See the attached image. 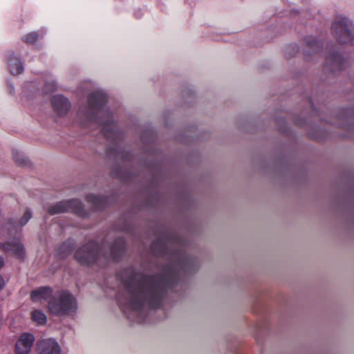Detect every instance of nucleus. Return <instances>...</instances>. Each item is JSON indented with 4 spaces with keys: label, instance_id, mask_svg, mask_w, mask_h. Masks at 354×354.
Here are the masks:
<instances>
[{
    "label": "nucleus",
    "instance_id": "obj_19",
    "mask_svg": "<svg viewBox=\"0 0 354 354\" xmlns=\"http://www.w3.org/2000/svg\"><path fill=\"white\" fill-rule=\"evenodd\" d=\"M57 88V84L53 77H49L48 80L44 85V91L46 93L53 92Z\"/></svg>",
    "mask_w": 354,
    "mask_h": 354
},
{
    "label": "nucleus",
    "instance_id": "obj_20",
    "mask_svg": "<svg viewBox=\"0 0 354 354\" xmlns=\"http://www.w3.org/2000/svg\"><path fill=\"white\" fill-rule=\"evenodd\" d=\"M39 36L37 32H32L28 33L25 37V41L28 44H33L39 39Z\"/></svg>",
    "mask_w": 354,
    "mask_h": 354
},
{
    "label": "nucleus",
    "instance_id": "obj_25",
    "mask_svg": "<svg viewBox=\"0 0 354 354\" xmlns=\"http://www.w3.org/2000/svg\"><path fill=\"white\" fill-rule=\"evenodd\" d=\"M4 286V280L3 277L0 275V290L3 288Z\"/></svg>",
    "mask_w": 354,
    "mask_h": 354
},
{
    "label": "nucleus",
    "instance_id": "obj_7",
    "mask_svg": "<svg viewBox=\"0 0 354 354\" xmlns=\"http://www.w3.org/2000/svg\"><path fill=\"white\" fill-rule=\"evenodd\" d=\"M8 69L12 75H17L24 72V62L20 57L14 52H8L6 56Z\"/></svg>",
    "mask_w": 354,
    "mask_h": 354
},
{
    "label": "nucleus",
    "instance_id": "obj_22",
    "mask_svg": "<svg viewBox=\"0 0 354 354\" xmlns=\"http://www.w3.org/2000/svg\"><path fill=\"white\" fill-rule=\"evenodd\" d=\"M339 127L342 129H347L348 131L353 130V125L349 123L348 119L346 118L345 122L339 124Z\"/></svg>",
    "mask_w": 354,
    "mask_h": 354
},
{
    "label": "nucleus",
    "instance_id": "obj_5",
    "mask_svg": "<svg viewBox=\"0 0 354 354\" xmlns=\"http://www.w3.org/2000/svg\"><path fill=\"white\" fill-rule=\"evenodd\" d=\"M332 33L336 41L341 44H354V26L345 17H337L332 24Z\"/></svg>",
    "mask_w": 354,
    "mask_h": 354
},
{
    "label": "nucleus",
    "instance_id": "obj_9",
    "mask_svg": "<svg viewBox=\"0 0 354 354\" xmlns=\"http://www.w3.org/2000/svg\"><path fill=\"white\" fill-rule=\"evenodd\" d=\"M35 337L30 333L22 334L15 345L16 354H28L32 346Z\"/></svg>",
    "mask_w": 354,
    "mask_h": 354
},
{
    "label": "nucleus",
    "instance_id": "obj_11",
    "mask_svg": "<svg viewBox=\"0 0 354 354\" xmlns=\"http://www.w3.org/2000/svg\"><path fill=\"white\" fill-rule=\"evenodd\" d=\"M3 250L10 254L15 256L18 259H24L25 250L23 244L19 240L8 241L3 245Z\"/></svg>",
    "mask_w": 354,
    "mask_h": 354
},
{
    "label": "nucleus",
    "instance_id": "obj_18",
    "mask_svg": "<svg viewBox=\"0 0 354 354\" xmlns=\"http://www.w3.org/2000/svg\"><path fill=\"white\" fill-rule=\"evenodd\" d=\"M72 252V246L70 243H64L58 250V256L60 258H64Z\"/></svg>",
    "mask_w": 354,
    "mask_h": 354
},
{
    "label": "nucleus",
    "instance_id": "obj_4",
    "mask_svg": "<svg viewBox=\"0 0 354 354\" xmlns=\"http://www.w3.org/2000/svg\"><path fill=\"white\" fill-rule=\"evenodd\" d=\"M77 308L76 299L69 292H56L48 301V309L55 315L62 316L74 313Z\"/></svg>",
    "mask_w": 354,
    "mask_h": 354
},
{
    "label": "nucleus",
    "instance_id": "obj_3",
    "mask_svg": "<svg viewBox=\"0 0 354 354\" xmlns=\"http://www.w3.org/2000/svg\"><path fill=\"white\" fill-rule=\"evenodd\" d=\"M105 248V245L100 248L97 243L91 241L79 248L75 257L81 264H91L98 261L101 256H104L106 259L116 261L124 250L125 242L122 238H118L113 245L109 247V252H104Z\"/></svg>",
    "mask_w": 354,
    "mask_h": 354
},
{
    "label": "nucleus",
    "instance_id": "obj_1",
    "mask_svg": "<svg viewBox=\"0 0 354 354\" xmlns=\"http://www.w3.org/2000/svg\"><path fill=\"white\" fill-rule=\"evenodd\" d=\"M169 265L160 276L148 277L126 269L120 276L123 292L118 299L129 319L142 322L148 308L160 306L166 289H172L178 283L181 272H192L197 267L196 260L178 249L169 254Z\"/></svg>",
    "mask_w": 354,
    "mask_h": 354
},
{
    "label": "nucleus",
    "instance_id": "obj_15",
    "mask_svg": "<svg viewBox=\"0 0 354 354\" xmlns=\"http://www.w3.org/2000/svg\"><path fill=\"white\" fill-rule=\"evenodd\" d=\"M305 43L306 45V54L310 55L313 53H317L322 46L320 41L315 37H308Z\"/></svg>",
    "mask_w": 354,
    "mask_h": 354
},
{
    "label": "nucleus",
    "instance_id": "obj_8",
    "mask_svg": "<svg viewBox=\"0 0 354 354\" xmlns=\"http://www.w3.org/2000/svg\"><path fill=\"white\" fill-rule=\"evenodd\" d=\"M39 354H60L61 347L58 342L52 338L42 339L37 343Z\"/></svg>",
    "mask_w": 354,
    "mask_h": 354
},
{
    "label": "nucleus",
    "instance_id": "obj_14",
    "mask_svg": "<svg viewBox=\"0 0 354 354\" xmlns=\"http://www.w3.org/2000/svg\"><path fill=\"white\" fill-rule=\"evenodd\" d=\"M53 296V290L49 287H40L31 292V299L34 301L42 299L48 301Z\"/></svg>",
    "mask_w": 354,
    "mask_h": 354
},
{
    "label": "nucleus",
    "instance_id": "obj_6",
    "mask_svg": "<svg viewBox=\"0 0 354 354\" xmlns=\"http://www.w3.org/2000/svg\"><path fill=\"white\" fill-rule=\"evenodd\" d=\"M82 204L76 199L67 201H61L48 209V212L50 214H56L65 212L72 211L76 214H80L82 212Z\"/></svg>",
    "mask_w": 354,
    "mask_h": 354
},
{
    "label": "nucleus",
    "instance_id": "obj_26",
    "mask_svg": "<svg viewBox=\"0 0 354 354\" xmlns=\"http://www.w3.org/2000/svg\"><path fill=\"white\" fill-rule=\"evenodd\" d=\"M3 258L0 256V268L3 266Z\"/></svg>",
    "mask_w": 354,
    "mask_h": 354
},
{
    "label": "nucleus",
    "instance_id": "obj_12",
    "mask_svg": "<svg viewBox=\"0 0 354 354\" xmlns=\"http://www.w3.org/2000/svg\"><path fill=\"white\" fill-rule=\"evenodd\" d=\"M51 103L54 111L61 116L66 114L71 108L68 100L62 95H54Z\"/></svg>",
    "mask_w": 354,
    "mask_h": 354
},
{
    "label": "nucleus",
    "instance_id": "obj_2",
    "mask_svg": "<svg viewBox=\"0 0 354 354\" xmlns=\"http://www.w3.org/2000/svg\"><path fill=\"white\" fill-rule=\"evenodd\" d=\"M106 98V95L102 91L92 93L87 102L80 106L77 121L83 127H100L107 139L118 140L120 139L122 132L113 113L104 109Z\"/></svg>",
    "mask_w": 354,
    "mask_h": 354
},
{
    "label": "nucleus",
    "instance_id": "obj_16",
    "mask_svg": "<svg viewBox=\"0 0 354 354\" xmlns=\"http://www.w3.org/2000/svg\"><path fill=\"white\" fill-rule=\"evenodd\" d=\"M87 201L95 209H100L105 207V200L101 196L95 194H89L87 196Z\"/></svg>",
    "mask_w": 354,
    "mask_h": 354
},
{
    "label": "nucleus",
    "instance_id": "obj_23",
    "mask_svg": "<svg viewBox=\"0 0 354 354\" xmlns=\"http://www.w3.org/2000/svg\"><path fill=\"white\" fill-rule=\"evenodd\" d=\"M116 156L124 159V160H127L128 158L127 156V154H126V152L124 151H122V150H120V151H118L116 152Z\"/></svg>",
    "mask_w": 354,
    "mask_h": 354
},
{
    "label": "nucleus",
    "instance_id": "obj_17",
    "mask_svg": "<svg viewBox=\"0 0 354 354\" xmlns=\"http://www.w3.org/2000/svg\"><path fill=\"white\" fill-rule=\"evenodd\" d=\"M32 319L39 324H44L46 322V315L41 310H35L32 312Z\"/></svg>",
    "mask_w": 354,
    "mask_h": 354
},
{
    "label": "nucleus",
    "instance_id": "obj_10",
    "mask_svg": "<svg viewBox=\"0 0 354 354\" xmlns=\"http://www.w3.org/2000/svg\"><path fill=\"white\" fill-rule=\"evenodd\" d=\"M344 63V59L339 53L330 52L326 56L325 68L335 72L343 68Z\"/></svg>",
    "mask_w": 354,
    "mask_h": 354
},
{
    "label": "nucleus",
    "instance_id": "obj_13",
    "mask_svg": "<svg viewBox=\"0 0 354 354\" xmlns=\"http://www.w3.org/2000/svg\"><path fill=\"white\" fill-rule=\"evenodd\" d=\"M32 218V213L29 209H26L19 221L11 219L7 225V229L10 234L14 232L20 231L21 228L24 226L28 221Z\"/></svg>",
    "mask_w": 354,
    "mask_h": 354
},
{
    "label": "nucleus",
    "instance_id": "obj_21",
    "mask_svg": "<svg viewBox=\"0 0 354 354\" xmlns=\"http://www.w3.org/2000/svg\"><path fill=\"white\" fill-rule=\"evenodd\" d=\"M13 156H14V159L18 163V164H23L24 162V158L23 157V156L21 154V153L17 150L15 151H13Z\"/></svg>",
    "mask_w": 354,
    "mask_h": 354
},
{
    "label": "nucleus",
    "instance_id": "obj_24",
    "mask_svg": "<svg viewBox=\"0 0 354 354\" xmlns=\"http://www.w3.org/2000/svg\"><path fill=\"white\" fill-rule=\"evenodd\" d=\"M7 84H8V89L9 91V93H11V94H13L14 93V91H15L13 85L11 84L10 82H8Z\"/></svg>",
    "mask_w": 354,
    "mask_h": 354
}]
</instances>
